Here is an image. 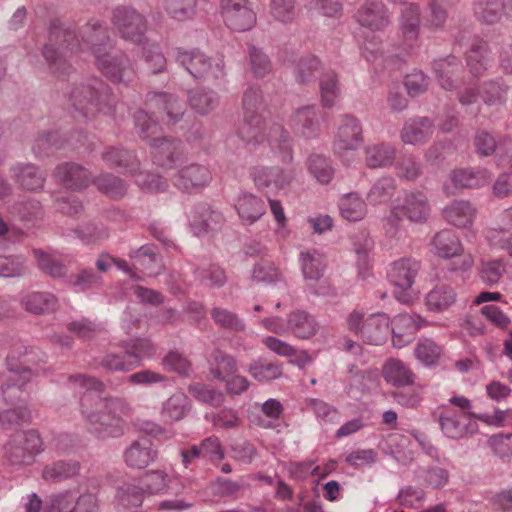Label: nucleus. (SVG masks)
<instances>
[{"instance_id": "obj_1", "label": "nucleus", "mask_w": 512, "mask_h": 512, "mask_svg": "<svg viewBox=\"0 0 512 512\" xmlns=\"http://www.w3.org/2000/svg\"><path fill=\"white\" fill-rule=\"evenodd\" d=\"M82 44L95 58L113 48L108 29L98 20L88 21L79 34L73 25L52 22L48 40L42 50L50 73L59 79H65L74 73L75 69L69 57L78 54L82 50Z\"/></svg>"}, {"instance_id": "obj_2", "label": "nucleus", "mask_w": 512, "mask_h": 512, "mask_svg": "<svg viewBox=\"0 0 512 512\" xmlns=\"http://www.w3.org/2000/svg\"><path fill=\"white\" fill-rule=\"evenodd\" d=\"M131 413L130 404L119 397L99 398L95 409H82L89 432L100 440L122 437L127 430L125 418Z\"/></svg>"}, {"instance_id": "obj_3", "label": "nucleus", "mask_w": 512, "mask_h": 512, "mask_svg": "<svg viewBox=\"0 0 512 512\" xmlns=\"http://www.w3.org/2000/svg\"><path fill=\"white\" fill-rule=\"evenodd\" d=\"M69 100L82 117L92 119L98 114L112 115L116 99L112 89L99 77L93 76L75 83Z\"/></svg>"}, {"instance_id": "obj_4", "label": "nucleus", "mask_w": 512, "mask_h": 512, "mask_svg": "<svg viewBox=\"0 0 512 512\" xmlns=\"http://www.w3.org/2000/svg\"><path fill=\"white\" fill-rule=\"evenodd\" d=\"M175 61L184 67L195 80L207 82L216 87L226 83L225 62L222 57H209L199 49L173 51Z\"/></svg>"}, {"instance_id": "obj_5", "label": "nucleus", "mask_w": 512, "mask_h": 512, "mask_svg": "<svg viewBox=\"0 0 512 512\" xmlns=\"http://www.w3.org/2000/svg\"><path fill=\"white\" fill-rule=\"evenodd\" d=\"M430 212L428 198L423 192H406L403 197L395 200L389 215L384 219L386 233L390 236L396 235L404 218L413 223H423L429 218Z\"/></svg>"}, {"instance_id": "obj_6", "label": "nucleus", "mask_w": 512, "mask_h": 512, "mask_svg": "<svg viewBox=\"0 0 512 512\" xmlns=\"http://www.w3.org/2000/svg\"><path fill=\"white\" fill-rule=\"evenodd\" d=\"M346 322L348 330L367 344L382 345L390 333L389 317L385 313H373L365 318L363 312L354 310Z\"/></svg>"}, {"instance_id": "obj_7", "label": "nucleus", "mask_w": 512, "mask_h": 512, "mask_svg": "<svg viewBox=\"0 0 512 512\" xmlns=\"http://www.w3.org/2000/svg\"><path fill=\"white\" fill-rule=\"evenodd\" d=\"M95 65L114 84L129 85L136 77L128 56L121 51H113V48L97 56Z\"/></svg>"}, {"instance_id": "obj_8", "label": "nucleus", "mask_w": 512, "mask_h": 512, "mask_svg": "<svg viewBox=\"0 0 512 512\" xmlns=\"http://www.w3.org/2000/svg\"><path fill=\"white\" fill-rule=\"evenodd\" d=\"M6 456L13 465H31L42 450V440L36 430L12 435L5 446Z\"/></svg>"}, {"instance_id": "obj_9", "label": "nucleus", "mask_w": 512, "mask_h": 512, "mask_svg": "<svg viewBox=\"0 0 512 512\" xmlns=\"http://www.w3.org/2000/svg\"><path fill=\"white\" fill-rule=\"evenodd\" d=\"M111 22L124 40L133 43L143 41L147 25L144 17L135 9L125 6L115 8L112 12Z\"/></svg>"}, {"instance_id": "obj_10", "label": "nucleus", "mask_w": 512, "mask_h": 512, "mask_svg": "<svg viewBox=\"0 0 512 512\" xmlns=\"http://www.w3.org/2000/svg\"><path fill=\"white\" fill-rule=\"evenodd\" d=\"M421 264L414 258H401L393 262L389 272V279L391 283L399 289L396 292V298L403 303L410 300L409 291L415 282V279L420 271Z\"/></svg>"}, {"instance_id": "obj_11", "label": "nucleus", "mask_w": 512, "mask_h": 512, "mask_svg": "<svg viewBox=\"0 0 512 512\" xmlns=\"http://www.w3.org/2000/svg\"><path fill=\"white\" fill-rule=\"evenodd\" d=\"M220 6L225 24L233 30L246 31L256 23V13L249 0H221Z\"/></svg>"}, {"instance_id": "obj_12", "label": "nucleus", "mask_w": 512, "mask_h": 512, "mask_svg": "<svg viewBox=\"0 0 512 512\" xmlns=\"http://www.w3.org/2000/svg\"><path fill=\"white\" fill-rule=\"evenodd\" d=\"M470 416H473L481 421L488 422L484 415H475L470 412H456L444 408L438 418L439 425L442 432L451 439H461L466 437L469 433L473 432V424Z\"/></svg>"}, {"instance_id": "obj_13", "label": "nucleus", "mask_w": 512, "mask_h": 512, "mask_svg": "<svg viewBox=\"0 0 512 512\" xmlns=\"http://www.w3.org/2000/svg\"><path fill=\"white\" fill-rule=\"evenodd\" d=\"M6 366L12 374L5 384L1 385V392L5 403L14 406L21 400L23 387L33 372L29 367L18 365L14 357H7Z\"/></svg>"}, {"instance_id": "obj_14", "label": "nucleus", "mask_w": 512, "mask_h": 512, "mask_svg": "<svg viewBox=\"0 0 512 512\" xmlns=\"http://www.w3.org/2000/svg\"><path fill=\"white\" fill-rule=\"evenodd\" d=\"M363 143V131L358 119L351 115H344L339 125L334 141L333 150L336 154L356 150Z\"/></svg>"}, {"instance_id": "obj_15", "label": "nucleus", "mask_w": 512, "mask_h": 512, "mask_svg": "<svg viewBox=\"0 0 512 512\" xmlns=\"http://www.w3.org/2000/svg\"><path fill=\"white\" fill-rule=\"evenodd\" d=\"M211 179L207 167L193 163L179 169L172 176V183L182 192L194 193L207 186Z\"/></svg>"}, {"instance_id": "obj_16", "label": "nucleus", "mask_w": 512, "mask_h": 512, "mask_svg": "<svg viewBox=\"0 0 512 512\" xmlns=\"http://www.w3.org/2000/svg\"><path fill=\"white\" fill-rule=\"evenodd\" d=\"M295 176L294 167H258L253 171L255 185L264 191L283 189L291 184Z\"/></svg>"}, {"instance_id": "obj_17", "label": "nucleus", "mask_w": 512, "mask_h": 512, "mask_svg": "<svg viewBox=\"0 0 512 512\" xmlns=\"http://www.w3.org/2000/svg\"><path fill=\"white\" fill-rule=\"evenodd\" d=\"M158 458L157 447L148 437H140L131 442L123 452L124 463L132 469H144Z\"/></svg>"}, {"instance_id": "obj_18", "label": "nucleus", "mask_w": 512, "mask_h": 512, "mask_svg": "<svg viewBox=\"0 0 512 512\" xmlns=\"http://www.w3.org/2000/svg\"><path fill=\"white\" fill-rule=\"evenodd\" d=\"M357 22L373 31L382 30L390 23L387 7L378 0L366 1L355 14Z\"/></svg>"}, {"instance_id": "obj_19", "label": "nucleus", "mask_w": 512, "mask_h": 512, "mask_svg": "<svg viewBox=\"0 0 512 512\" xmlns=\"http://www.w3.org/2000/svg\"><path fill=\"white\" fill-rule=\"evenodd\" d=\"M189 220L194 233L198 236L220 229L224 222L222 213L206 203L195 205L190 212Z\"/></svg>"}, {"instance_id": "obj_20", "label": "nucleus", "mask_w": 512, "mask_h": 512, "mask_svg": "<svg viewBox=\"0 0 512 512\" xmlns=\"http://www.w3.org/2000/svg\"><path fill=\"white\" fill-rule=\"evenodd\" d=\"M54 176L61 185L71 190H81L91 183V174L80 164L64 162L54 171Z\"/></svg>"}, {"instance_id": "obj_21", "label": "nucleus", "mask_w": 512, "mask_h": 512, "mask_svg": "<svg viewBox=\"0 0 512 512\" xmlns=\"http://www.w3.org/2000/svg\"><path fill=\"white\" fill-rule=\"evenodd\" d=\"M11 177L20 188L35 192L42 190L46 181V174L31 163H17L10 168Z\"/></svg>"}, {"instance_id": "obj_22", "label": "nucleus", "mask_w": 512, "mask_h": 512, "mask_svg": "<svg viewBox=\"0 0 512 512\" xmlns=\"http://www.w3.org/2000/svg\"><path fill=\"white\" fill-rule=\"evenodd\" d=\"M101 158L108 167L120 169L130 175H135L140 170V161L136 154L122 147H105Z\"/></svg>"}, {"instance_id": "obj_23", "label": "nucleus", "mask_w": 512, "mask_h": 512, "mask_svg": "<svg viewBox=\"0 0 512 512\" xmlns=\"http://www.w3.org/2000/svg\"><path fill=\"white\" fill-rule=\"evenodd\" d=\"M151 147L155 149L154 162L164 168H173L182 156V142L178 139L166 137L151 140Z\"/></svg>"}, {"instance_id": "obj_24", "label": "nucleus", "mask_w": 512, "mask_h": 512, "mask_svg": "<svg viewBox=\"0 0 512 512\" xmlns=\"http://www.w3.org/2000/svg\"><path fill=\"white\" fill-rule=\"evenodd\" d=\"M326 70L317 56L308 54L294 62L293 76L299 85H310L315 83Z\"/></svg>"}, {"instance_id": "obj_25", "label": "nucleus", "mask_w": 512, "mask_h": 512, "mask_svg": "<svg viewBox=\"0 0 512 512\" xmlns=\"http://www.w3.org/2000/svg\"><path fill=\"white\" fill-rule=\"evenodd\" d=\"M291 127L300 136L305 138L315 137L320 128L317 108L315 106H305L297 109L291 117Z\"/></svg>"}, {"instance_id": "obj_26", "label": "nucleus", "mask_w": 512, "mask_h": 512, "mask_svg": "<svg viewBox=\"0 0 512 512\" xmlns=\"http://www.w3.org/2000/svg\"><path fill=\"white\" fill-rule=\"evenodd\" d=\"M434 123L428 117H415L408 120L402 130L401 139L405 144H423L433 134Z\"/></svg>"}, {"instance_id": "obj_27", "label": "nucleus", "mask_w": 512, "mask_h": 512, "mask_svg": "<svg viewBox=\"0 0 512 512\" xmlns=\"http://www.w3.org/2000/svg\"><path fill=\"white\" fill-rule=\"evenodd\" d=\"M431 247L432 252L441 258L455 257L463 251L459 237L450 229L437 232L431 240Z\"/></svg>"}, {"instance_id": "obj_28", "label": "nucleus", "mask_w": 512, "mask_h": 512, "mask_svg": "<svg viewBox=\"0 0 512 512\" xmlns=\"http://www.w3.org/2000/svg\"><path fill=\"white\" fill-rule=\"evenodd\" d=\"M129 257L135 260V265L142 269L146 275L152 277L161 273L163 265L157 249L152 244H146L129 253Z\"/></svg>"}, {"instance_id": "obj_29", "label": "nucleus", "mask_w": 512, "mask_h": 512, "mask_svg": "<svg viewBox=\"0 0 512 512\" xmlns=\"http://www.w3.org/2000/svg\"><path fill=\"white\" fill-rule=\"evenodd\" d=\"M81 465L76 460H59L48 464L42 471L46 482L59 483L79 475Z\"/></svg>"}, {"instance_id": "obj_30", "label": "nucleus", "mask_w": 512, "mask_h": 512, "mask_svg": "<svg viewBox=\"0 0 512 512\" xmlns=\"http://www.w3.org/2000/svg\"><path fill=\"white\" fill-rule=\"evenodd\" d=\"M383 377L393 386H409L414 383L415 375L403 361L390 358L383 366Z\"/></svg>"}, {"instance_id": "obj_31", "label": "nucleus", "mask_w": 512, "mask_h": 512, "mask_svg": "<svg viewBox=\"0 0 512 512\" xmlns=\"http://www.w3.org/2000/svg\"><path fill=\"white\" fill-rule=\"evenodd\" d=\"M509 86L502 78L485 81L479 88V95L483 102L490 107L500 108L508 99Z\"/></svg>"}, {"instance_id": "obj_32", "label": "nucleus", "mask_w": 512, "mask_h": 512, "mask_svg": "<svg viewBox=\"0 0 512 512\" xmlns=\"http://www.w3.org/2000/svg\"><path fill=\"white\" fill-rule=\"evenodd\" d=\"M116 507L119 512H132L143 502V489L132 483H123L116 489Z\"/></svg>"}, {"instance_id": "obj_33", "label": "nucleus", "mask_w": 512, "mask_h": 512, "mask_svg": "<svg viewBox=\"0 0 512 512\" xmlns=\"http://www.w3.org/2000/svg\"><path fill=\"white\" fill-rule=\"evenodd\" d=\"M236 209L244 222L253 224L265 213L266 206L261 198L246 192L238 197Z\"/></svg>"}, {"instance_id": "obj_34", "label": "nucleus", "mask_w": 512, "mask_h": 512, "mask_svg": "<svg viewBox=\"0 0 512 512\" xmlns=\"http://www.w3.org/2000/svg\"><path fill=\"white\" fill-rule=\"evenodd\" d=\"M94 367L108 373L129 372L137 367V362H132L125 348L122 352L110 351L101 358L95 359Z\"/></svg>"}, {"instance_id": "obj_35", "label": "nucleus", "mask_w": 512, "mask_h": 512, "mask_svg": "<svg viewBox=\"0 0 512 512\" xmlns=\"http://www.w3.org/2000/svg\"><path fill=\"white\" fill-rule=\"evenodd\" d=\"M476 209L468 201H454L443 210L444 218L456 227H468L472 224Z\"/></svg>"}, {"instance_id": "obj_36", "label": "nucleus", "mask_w": 512, "mask_h": 512, "mask_svg": "<svg viewBox=\"0 0 512 512\" xmlns=\"http://www.w3.org/2000/svg\"><path fill=\"white\" fill-rule=\"evenodd\" d=\"M237 370V362L232 355L221 350L213 351L209 372L214 379L223 382L235 374Z\"/></svg>"}, {"instance_id": "obj_37", "label": "nucleus", "mask_w": 512, "mask_h": 512, "mask_svg": "<svg viewBox=\"0 0 512 512\" xmlns=\"http://www.w3.org/2000/svg\"><path fill=\"white\" fill-rule=\"evenodd\" d=\"M288 331L300 339H309L316 334L317 323L306 311L297 310L288 317Z\"/></svg>"}, {"instance_id": "obj_38", "label": "nucleus", "mask_w": 512, "mask_h": 512, "mask_svg": "<svg viewBox=\"0 0 512 512\" xmlns=\"http://www.w3.org/2000/svg\"><path fill=\"white\" fill-rule=\"evenodd\" d=\"M366 164L370 168H383L393 164L396 149L389 143H378L366 147Z\"/></svg>"}, {"instance_id": "obj_39", "label": "nucleus", "mask_w": 512, "mask_h": 512, "mask_svg": "<svg viewBox=\"0 0 512 512\" xmlns=\"http://www.w3.org/2000/svg\"><path fill=\"white\" fill-rule=\"evenodd\" d=\"M263 118L261 114H244L238 134L246 143L259 144L264 141Z\"/></svg>"}, {"instance_id": "obj_40", "label": "nucleus", "mask_w": 512, "mask_h": 512, "mask_svg": "<svg viewBox=\"0 0 512 512\" xmlns=\"http://www.w3.org/2000/svg\"><path fill=\"white\" fill-rule=\"evenodd\" d=\"M400 27L403 37L408 41L416 40L420 29V11L415 3H403Z\"/></svg>"}, {"instance_id": "obj_41", "label": "nucleus", "mask_w": 512, "mask_h": 512, "mask_svg": "<svg viewBox=\"0 0 512 512\" xmlns=\"http://www.w3.org/2000/svg\"><path fill=\"white\" fill-rule=\"evenodd\" d=\"M190 408L188 397L182 392H176L163 403L161 415L165 421H179L186 416Z\"/></svg>"}, {"instance_id": "obj_42", "label": "nucleus", "mask_w": 512, "mask_h": 512, "mask_svg": "<svg viewBox=\"0 0 512 512\" xmlns=\"http://www.w3.org/2000/svg\"><path fill=\"white\" fill-rule=\"evenodd\" d=\"M25 309L33 314H45L56 310L57 298L49 292H31L22 299Z\"/></svg>"}, {"instance_id": "obj_43", "label": "nucleus", "mask_w": 512, "mask_h": 512, "mask_svg": "<svg viewBox=\"0 0 512 512\" xmlns=\"http://www.w3.org/2000/svg\"><path fill=\"white\" fill-rule=\"evenodd\" d=\"M339 210L344 219L354 222L362 220L367 213L364 200L356 192L348 193L340 199Z\"/></svg>"}, {"instance_id": "obj_44", "label": "nucleus", "mask_w": 512, "mask_h": 512, "mask_svg": "<svg viewBox=\"0 0 512 512\" xmlns=\"http://www.w3.org/2000/svg\"><path fill=\"white\" fill-rule=\"evenodd\" d=\"M93 183L101 193L112 199H120L127 193L126 182L112 173L97 176Z\"/></svg>"}, {"instance_id": "obj_45", "label": "nucleus", "mask_w": 512, "mask_h": 512, "mask_svg": "<svg viewBox=\"0 0 512 512\" xmlns=\"http://www.w3.org/2000/svg\"><path fill=\"white\" fill-rule=\"evenodd\" d=\"M247 59L249 69L256 78H264L273 70L270 57L263 51V49L258 48L253 44L248 45Z\"/></svg>"}, {"instance_id": "obj_46", "label": "nucleus", "mask_w": 512, "mask_h": 512, "mask_svg": "<svg viewBox=\"0 0 512 512\" xmlns=\"http://www.w3.org/2000/svg\"><path fill=\"white\" fill-rule=\"evenodd\" d=\"M152 102L158 110L166 114L169 124L178 123L184 114V105L171 94L165 92L158 93Z\"/></svg>"}, {"instance_id": "obj_47", "label": "nucleus", "mask_w": 512, "mask_h": 512, "mask_svg": "<svg viewBox=\"0 0 512 512\" xmlns=\"http://www.w3.org/2000/svg\"><path fill=\"white\" fill-rule=\"evenodd\" d=\"M433 69L442 88L445 90L454 88L453 76L460 70V63L455 56L436 60Z\"/></svg>"}, {"instance_id": "obj_48", "label": "nucleus", "mask_w": 512, "mask_h": 512, "mask_svg": "<svg viewBox=\"0 0 512 512\" xmlns=\"http://www.w3.org/2000/svg\"><path fill=\"white\" fill-rule=\"evenodd\" d=\"M397 189L396 180L391 176L379 178L367 193V200L372 205L388 202Z\"/></svg>"}, {"instance_id": "obj_49", "label": "nucleus", "mask_w": 512, "mask_h": 512, "mask_svg": "<svg viewBox=\"0 0 512 512\" xmlns=\"http://www.w3.org/2000/svg\"><path fill=\"white\" fill-rule=\"evenodd\" d=\"M195 279L208 288H221L227 282L226 271L218 264L197 267L194 270Z\"/></svg>"}, {"instance_id": "obj_50", "label": "nucleus", "mask_w": 512, "mask_h": 512, "mask_svg": "<svg viewBox=\"0 0 512 512\" xmlns=\"http://www.w3.org/2000/svg\"><path fill=\"white\" fill-rule=\"evenodd\" d=\"M319 86L322 105L326 108L334 106L340 93L337 73L327 69L320 78Z\"/></svg>"}, {"instance_id": "obj_51", "label": "nucleus", "mask_w": 512, "mask_h": 512, "mask_svg": "<svg viewBox=\"0 0 512 512\" xmlns=\"http://www.w3.org/2000/svg\"><path fill=\"white\" fill-rule=\"evenodd\" d=\"M456 294L447 285H437L426 296V305L429 310L440 312L448 309L455 302Z\"/></svg>"}, {"instance_id": "obj_52", "label": "nucleus", "mask_w": 512, "mask_h": 512, "mask_svg": "<svg viewBox=\"0 0 512 512\" xmlns=\"http://www.w3.org/2000/svg\"><path fill=\"white\" fill-rule=\"evenodd\" d=\"M310 174L321 184L329 183L334 175V168L329 158L321 154H312L307 160Z\"/></svg>"}, {"instance_id": "obj_53", "label": "nucleus", "mask_w": 512, "mask_h": 512, "mask_svg": "<svg viewBox=\"0 0 512 512\" xmlns=\"http://www.w3.org/2000/svg\"><path fill=\"white\" fill-rule=\"evenodd\" d=\"M30 421L27 407L17 406L0 411V429L17 430Z\"/></svg>"}, {"instance_id": "obj_54", "label": "nucleus", "mask_w": 512, "mask_h": 512, "mask_svg": "<svg viewBox=\"0 0 512 512\" xmlns=\"http://www.w3.org/2000/svg\"><path fill=\"white\" fill-rule=\"evenodd\" d=\"M300 261L305 280L317 281L322 277L326 265L319 253L303 252Z\"/></svg>"}, {"instance_id": "obj_55", "label": "nucleus", "mask_w": 512, "mask_h": 512, "mask_svg": "<svg viewBox=\"0 0 512 512\" xmlns=\"http://www.w3.org/2000/svg\"><path fill=\"white\" fill-rule=\"evenodd\" d=\"M125 348L132 362H137V367L142 360L150 359L156 354V345L149 338L133 339Z\"/></svg>"}, {"instance_id": "obj_56", "label": "nucleus", "mask_w": 512, "mask_h": 512, "mask_svg": "<svg viewBox=\"0 0 512 512\" xmlns=\"http://www.w3.org/2000/svg\"><path fill=\"white\" fill-rule=\"evenodd\" d=\"M248 373L259 382H268L282 376L279 364L264 360L253 361L249 364Z\"/></svg>"}, {"instance_id": "obj_57", "label": "nucleus", "mask_w": 512, "mask_h": 512, "mask_svg": "<svg viewBox=\"0 0 512 512\" xmlns=\"http://www.w3.org/2000/svg\"><path fill=\"white\" fill-rule=\"evenodd\" d=\"M189 101L197 112L207 114L219 105V96L213 90H195L189 93Z\"/></svg>"}, {"instance_id": "obj_58", "label": "nucleus", "mask_w": 512, "mask_h": 512, "mask_svg": "<svg viewBox=\"0 0 512 512\" xmlns=\"http://www.w3.org/2000/svg\"><path fill=\"white\" fill-rule=\"evenodd\" d=\"M188 392L198 401L215 407L220 406L225 399L222 391L203 383L190 384Z\"/></svg>"}, {"instance_id": "obj_59", "label": "nucleus", "mask_w": 512, "mask_h": 512, "mask_svg": "<svg viewBox=\"0 0 512 512\" xmlns=\"http://www.w3.org/2000/svg\"><path fill=\"white\" fill-rule=\"evenodd\" d=\"M133 118L140 138L146 141L149 145L151 144V140L161 137L158 136L160 131L158 123L155 122L144 110H137L134 113Z\"/></svg>"}, {"instance_id": "obj_60", "label": "nucleus", "mask_w": 512, "mask_h": 512, "mask_svg": "<svg viewBox=\"0 0 512 512\" xmlns=\"http://www.w3.org/2000/svg\"><path fill=\"white\" fill-rule=\"evenodd\" d=\"M486 181L485 171L472 169H458L451 174V182L455 188H473L482 185Z\"/></svg>"}, {"instance_id": "obj_61", "label": "nucleus", "mask_w": 512, "mask_h": 512, "mask_svg": "<svg viewBox=\"0 0 512 512\" xmlns=\"http://www.w3.org/2000/svg\"><path fill=\"white\" fill-rule=\"evenodd\" d=\"M67 283L80 291H87L99 288L103 283V278L92 269H82L78 273L70 275Z\"/></svg>"}, {"instance_id": "obj_62", "label": "nucleus", "mask_w": 512, "mask_h": 512, "mask_svg": "<svg viewBox=\"0 0 512 512\" xmlns=\"http://www.w3.org/2000/svg\"><path fill=\"white\" fill-rule=\"evenodd\" d=\"M134 176L135 183L144 192L158 193L168 188L167 180L159 174L138 171Z\"/></svg>"}, {"instance_id": "obj_63", "label": "nucleus", "mask_w": 512, "mask_h": 512, "mask_svg": "<svg viewBox=\"0 0 512 512\" xmlns=\"http://www.w3.org/2000/svg\"><path fill=\"white\" fill-rule=\"evenodd\" d=\"M33 254L39 268L53 278H63L67 275V268L60 261L46 254L42 250L34 249Z\"/></svg>"}, {"instance_id": "obj_64", "label": "nucleus", "mask_w": 512, "mask_h": 512, "mask_svg": "<svg viewBox=\"0 0 512 512\" xmlns=\"http://www.w3.org/2000/svg\"><path fill=\"white\" fill-rule=\"evenodd\" d=\"M441 352V347L428 338L419 340L414 351L416 358L426 366L434 365L440 358Z\"/></svg>"}]
</instances>
